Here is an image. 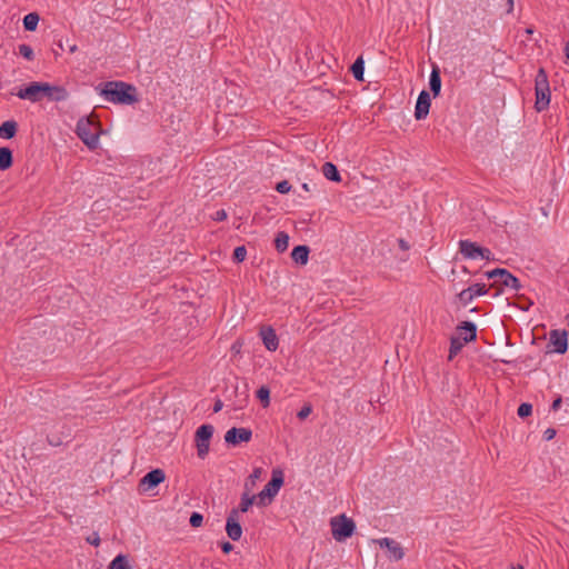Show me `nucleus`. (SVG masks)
<instances>
[{
  "label": "nucleus",
  "instance_id": "f257e3e1",
  "mask_svg": "<svg viewBox=\"0 0 569 569\" xmlns=\"http://www.w3.org/2000/svg\"><path fill=\"white\" fill-rule=\"evenodd\" d=\"M100 94L108 101L132 104L138 101L136 88L122 81H108L100 89Z\"/></svg>",
  "mask_w": 569,
  "mask_h": 569
},
{
  "label": "nucleus",
  "instance_id": "f03ea898",
  "mask_svg": "<svg viewBox=\"0 0 569 569\" xmlns=\"http://www.w3.org/2000/svg\"><path fill=\"white\" fill-rule=\"evenodd\" d=\"M535 93L536 101L535 108L538 112L545 111L549 108L551 91L548 80V74L543 68H540L535 79Z\"/></svg>",
  "mask_w": 569,
  "mask_h": 569
},
{
  "label": "nucleus",
  "instance_id": "7ed1b4c3",
  "mask_svg": "<svg viewBox=\"0 0 569 569\" xmlns=\"http://www.w3.org/2000/svg\"><path fill=\"white\" fill-rule=\"evenodd\" d=\"M457 331L458 336L451 337L450 339L449 360H452L466 343L477 338V327L473 322H462V325L457 328Z\"/></svg>",
  "mask_w": 569,
  "mask_h": 569
},
{
  "label": "nucleus",
  "instance_id": "20e7f679",
  "mask_svg": "<svg viewBox=\"0 0 569 569\" xmlns=\"http://www.w3.org/2000/svg\"><path fill=\"white\" fill-rule=\"evenodd\" d=\"M99 123L93 119V117L81 118L77 123L76 132L89 149L97 148L99 142Z\"/></svg>",
  "mask_w": 569,
  "mask_h": 569
},
{
  "label": "nucleus",
  "instance_id": "39448f33",
  "mask_svg": "<svg viewBox=\"0 0 569 569\" xmlns=\"http://www.w3.org/2000/svg\"><path fill=\"white\" fill-rule=\"evenodd\" d=\"M330 527L333 539L339 542L350 538L356 530L355 521L345 513L332 517Z\"/></svg>",
  "mask_w": 569,
  "mask_h": 569
},
{
  "label": "nucleus",
  "instance_id": "423d86ee",
  "mask_svg": "<svg viewBox=\"0 0 569 569\" xmlns=\"http://www.w3.org/2000/svg\"><path fill=\"white\" fill-rule=\"evenodd\" d=\"M283 485V476L280 470L272 471L271 480L264 486V488L257 493L258 507L269 506L274 497L278 495L280 488Z\"/></svg>",
  "mask_w": 569,
  "mask_h": 569
},
{
  "label": "nucleus",
  "instance_id": "0eeeda50",
  "mask_svg": "<svg viewBox=\"0 0 569 569\" xmlns=\"http://www.w3.org/2000/svg\"><path fill=\"white\" fill-rule=\"evenodd\" d=\"M213 427L211 425H202L200 426L194 436L197 455L200 459H204L210 449V440L213 435Z\"/></svg>",
  "mask_w": 569,
  "mask_h": 569
},
{
  "label": "nucleus",
  "instance_id": "6e6552de",
  "mask_svg": "<svg viewBox=\"0 0 569 569\" xmlns=\"http://www.w3.org/2000/svg\"><path fill=\"white\" fill-rule=\"evenodd\" d=\"M459 251L467 259H476L480 257L481 259L490 260L492 256L489 249L482 248L470 240H460Z\"/></svg>",
  "mask_w": 569,
  "mask_h": 569
},
{
  "label": "nucleus",
  "instance_id": "1a4fd4ad",
  "mask_svg": "<svg viewBox=\"0 0 569 569\" xmlns=\"http://www.w3.org/2000/svg\"><path fill=\"white\" fill-rule=\"evenodd\" d=\"M47 82H32L24 89H20L17 96L31 102H38L44 97Z\"/></svg>",
  "mask_w": 569,
  "mask_h": 569
},
{
  "label": "nucleus",
  "instance_id": "9d476101",
  "mask_svg": "<svg viewBox=\"0 0 569 569\" xmlns=\"http://www.w3.org/2000/svg\"><path fill=\"white\" fill-rule=\"evenodd\" d=\"M252 439V430L249 428L232 427L224 435V441L229 446H238L242 442H249Z\"/></svg>",
  "mask_w": 569,
  "mask_h": 569
},
{
  "label": "nucleus",
  "instance_id": "9b49d317",
  "mask_svg": "<svg viewBox=\"0 0 569 569\" xmlns=\"http://www.w3.org/2000/svg\"><path fill=\"white\" fill-rule=\"evenodd\" d=\"M487 277L489 279L498 277L500 283L507 288L519 290L521 287L519 280L506 269H495L492 271H489L487 272Z\"/></svg>",
  "mask_w": 569,
  "mask_h": 569
},
{
  "label": "nucleus",
  "instance_id": "f8f14e48",
  "mask_svg": "<svg viewBox=\"0 0 569 569\" xmlns=\"http://www.w3.org/2000/svg\"><path fill=\"white\" fill-rule=\"evenodd\" d=\"M375 542L378 543L381 548H386L389 551L390 559L395 561H399L405 557V551L400 543L391 538L385 537L375 540Z\"/></svg>",
  "mask_w": 569,
  "mask_h": 569
},
{
  "label": "nucleus",
  "instance_id": "ddd939ff",
  "mask_svg": "<svg viewBox=\"0 0 569 569\" xmlns=\"http://www.w3.org/2000/svg\"><path fill=\"white\" fill-rule=\"evenodd\" d=\"M226 532L233 541H238L241 538L242 528L240 525V517H237V511L229 512L226 522Z\"/></svg>",
  "mask_w": 569,
  "mask_h": 569
},
{
  "label": "nucleus",
  "instance_id": "4468645a",
  "mask_svg": "<svg viewBox=\"0 0 569 569\" xmlns=\"http://www.w3.org/2000/svg\"><path fill=\"white\" fill-rule=\"evenodd\" d=\"M431 99L429 92L422 90L418 97L416 109H415V118L417 120L425 119L430 110Z\"/></svg>",
  "mask_w": 569,
  "mask_h": 569
},
{
  "label": "nucleus",
  "instance_id": "2eb2a0df",
  "mask_svg": "<svg viewBox=\"0 0 569 569\" xmlns=\"http://www.w3.org/2000/svg\"><path fill=\"white\" fill-rule=\"evenodd\" d=\"M568 335L565 330H553L550 333V343L553 346V351L557 353H565L568 348Z\"/></svg>",
  "mask_w": 569,
  "mask_h": 569
},
{
  "label": "nucleus",
  "instance_id": "dca6fc26",
  "mask_svg": "<svg viewBox=\"0 0 569 569\" xmlns=\"http://www.w3.org/2000/svg\"><path fill=\"white\" fill-rule=\"evenodd\" d=\"M258 506V498L254 493L244 491L241 495L240 503L238 508H233L230 511H237V517H240V513L247 512L252 505Z\"/></svg>",
  "mask_w": 569,
  "mask_h": 569
},
{
  "label": "nucleus",
  "instance_id": "f3484780",
  "mask_svg": "<svg viewBox=\"0 0 569 569\" xmlns=\"http://www.w3.org/2000/svg\"><path fill=\"white\" fill-rule=\"evenodd\" d=\"M44 97H47L51 101H64L68 99L69 93L63 87L51 86L47 82Z\"/></svg>",
  "mask_w": 569,
  "mask_h": 569
},
{
  "label": "nucleus",
  "instance_id": "a211bd4d",
  "mask_svg": "<svg viewBox=\"0 0 569 569\" xmlns=\"http://www.w3.org/2000/svg\"><path fill=\"white\" fill-rule=\"evenodd\" d=\"M260 335L264 347L269 351H276L279 346V341L274 330L272 328H263L261 329Z\"/></svg>",
  "mask_w": 569,
  "mask_h": 569
},
{
  "label": "nucleus",
  "instance_id": "6ab92c4d",
  "mask_svg": "<svg viewBox=\"0 0 569 569\" xmlns=\"http://www.w3.org/2000/svg\"><path fill=\"white\" fill-rule=\"evenodd\" d=\"M166 479V475L161 469H154L148 472L141 480L143 485H147L149 488L156 487L163 482Z\"/></svg>",
  "mask_w": 569,
  "mask_h": 569
},
{
  "label": "nucleus",
  "instance_id": "aec40b11",
  "mask_svg": "<svg viewBox=\"0 0 569 569\" xmlns=\"http://www.w3.org/2000/svg\"><path fill=\"white\" fill-rule=\"evenodd\" d=\"M263 473L262 468H254L250 476L246 479L243 490L253 493L258 481L261 479Z\"/></svg>",
  "mask_w": 569,
  "mask_h": 569
},
{
  "label": "nucleus",
  "instance_id": "412c9836",
  "mask_svg": "<svg viewBox=\"0 0 569 569\" xmlns=\"http://www.w3.org/2000/svg\"><path fill=\"white\" fill-rule=\"evenodd\" d=\"M295 262L306 264L309 258V248L307 246H297L291 252Z\"/></svg>",
  "mask_w": 569,
  "mask_h": 569
},
{
  "label": "nucleus",
  "instance_id": "4be33fe9",
  "mask_svg": "<svg viewBox=\"0 0 569 569\" xmlns=\"http://www.w3.org/2000/svg\"><path fill=\"white\" fill-rule=\"evenodd\" d=\"M429 86L430 90L433 93L435 97H437L440 93L441 90V78H440V71L438 67H433L430 79H429Z\"/></svg>",
  "mask_w": 569,
  "mask_h": 569
},
{
  "label": "nucleus",
  "instance_id": "5701e85b",
  "mask_svg": "<svg viewBox=\"0 0 569 569\" xmlns=\"http://www.w3.org/2000/svg\"><path fill=\"white\" fill-rule=\"evenodd\" d=\"M322 173L330 181L339 182L341 180L339 171L332 162H326L322 166Z\"/></svg>",
  "mask_w": 569,
  "mask_h": 569
},
{
  "label": "nucleus",
  "instance_id": "b1692460",
  "mask_svg": "<svg viewBox=\"0 0 569 569\" xmlns=\"http://www.w3.org/2000/svg\"><path fill=\"white\" fill-rule=\"evenodd\" d=\"M17 132V122L6 121L0 126V138L11 139Z\"/></svg>",
  "mask_w": 569,
  "mask_h": 569
},
{
  "label": "nucleus",
  "instance_id": "393cba45",
  "mask_svg": "<svg viewBox=\"0 0 569 569\" xmlns=\"http://www.w3.org/2000/svg\"><path fill=\"white\" fill-rule=\"evenodd\" d=\"M12 166V152L9 148H0V170H6Z\"/></svg>",
  "mask_w": 569,
  "mask_h": 569
},
{
  "label": "nucleus",
  "instance_id": "a878e982",
  "mask_svg": "<svg viewBox=\"0 0 569 569\" xmlns=\"http://www.w3.org/2000/svg\"><path fill=\"white\" fill-rule=\"evenodd\" d=\"M108 569H132L126 555H118L109 565Z\"/></svg>",
  "mask_w": 569,
  "mask_h": 569
},
{
  "label": "nucleus",
  "instance_id": "bb28decb",
  "mask_svg": "<svg viewBox=\"0 0 569 569\" xmlns=\"http://www.w3.org/2000/svg\"><path fill=\"white\" fill-rule=\"evenodd\" d=\"M39 14L36 12L28 13L23 18V26L28 31H34L39 23Z\"/></svg>",
  "mask_w": 569,
  "mask_h": 569
},
{
  "label": "nucleus",
  "instance_id": "cd10ccee",
  "mask_svg": "<svg viewBox=\"0 0 569 569\" xmlns=\"http://www.w3.org/2000/svg\"><path fill=\"white\" fill-rule=\"evenodd\" d=\"M363 71H365L363 58L358 57L357 60L351 66V72L357 80L362 81L363 80Z\"/></svg>",
  "mask_w": 569,
  "mask_h": 569
},
{
  "label": "nucleus",
  "instance_id": "c85d7f7f",
  "mask_svg": "<svg viewBox=\"0 0 569 569\" xmlns=\"http://www.w3.org/2000/svg\"><path fill=\"white\" fill-rule=\"evenodd\" d=\"M274 246L279 252L286 251L289 246V236L283 231L278 232L274 239Z\"/></svg>",
  "mask_w": 569,
  "mask_h": 569
},
{
  "label": "nucleus",
  "instance_id": "c756f323",
  "mask_svg": "<svg viewBox=\"0 0 569 569\" xmlns=\"http://www.w3.org/2000/svg\"><path fill=\"white\" fill-rule=\"evenodd\" d=\"M257 398L261 401L262 406L267 408L270 403V390L266 386L257 390Z\"/></svg>",
  "mask_w": 569,
  "mask_h": 569
},
{
  "label": "nucleus",
  "instance_id": "7c9ffc66",
  "mask_svg": "<svg viewBox=\"0 0 569 569\" xmlns=\"http://www.w3.org/2000/svg\"><path fill=\"white\" fill-rule=\"evenodd\" d=\"M19 53L27 60H32L34 57L32 48L24 43L19 46Z\"/></svg>",
  "mask_w": 569,
  "mask_h": 569
},
{
  "label": "nucleus",
  "instance_id": "2f4dec72",
  "mask_svg": "<svg viewBox=\"0 0 569 569\" xmlns=\"http://www.w3.org/2000/svg\"><path fill=\"white\" fill-rule=\"evenodd\" d=\"M247 257V249L244 246L237 247L233 251V259L237 262H242Z\"/></svg>",
  "mask_w": 569,
  "mask_h": 569
},
{
  "label": "nucleus",
  "instance_id": "473e14b6",
  "mask_svg": "<svg viewBox=\"0 0 569 569\" xmlns=\"http://www.w3.org/2000/svg\"><path fill=\"white\" fill-rule=\"evenodd\" d=\"M532 412V406L530 403H521L518 408V416L521 418H526L530 416Z\"/></svg>",
  "mask_w": 569,
  "mask_h": 569
},
{
  "label": "nucleus",
  "instance_id": "72a5a7b5",
  "mask_svg": "<svg viewBox=\"0 0 569 569\" xmlns=\"http://www.w3.org/2000/svg\"><path fill=\"white\" fill-rule=\"evenodd\" d=\"M472 289L467 288L465 290H462L458 296H459V299L463 302V303H469L470 301H472V299L475 298L472 296Z\"/></svg>",
  "mask_w": 569,
  "mask_h": 569
},
{
  "label": "nucleus",
  "instance_id": "f704fd0d",
  "mask_svg": "<svg viewBox=\"0 0 569 569\" xmlns=\"http://www.w3.org/2000/svg\"><path fill=\"white\" fill-rule=\"evenodd\" d=\"M470 289H472L471 292H472L473 297L482 296V295L487 293L486 286L482 283L472 284V286H470Z\"/></svg>",
  "mask_w": 569,
  "mask_h": 569
},
{
  "label": "nucleus",
  "instance_id": "c9c22d12",
  "mask_svg": "<svg viewBox=\"0 0 569 569\" xmlns=\"http://www.w3.org/2000/svg\"><path fill=\"white\" fill-rule=\"evenodd\" d=\"M189 521L192 527L198 528L202 525L203 517L199 512H193Z\"/></svg>",
  "mask_w": 569,
  "mask_h": 569
},
{
  "label": "nucleus",
  "instance_id": "e433bc0d",
  "mask_svg": "<svg viewBox=\"0 0 569 569\" xmlns=\"http://www.w3.org/2000/svg\"><path fill=\"white\" fill-rule=\"evenodd\" d=\"M290 189H291V184L287 180H282V181L278 182L276 186V190L279 193H288L290 191Z\"/></svg>",
  "mask_w": 569,
  "mask_h": 569
},
{
  "label": "nucleus",
  "instance_id": "4c0bfd02",
  "mask_svg": "<svg viewBox=\"0 0 569 569\" xmlns=\"http://www.w3.org/2000/svg\"><path fill=\"white\" fill-rule=\"evenodd\" d=\"M312 411V407L310 405H306L303 406L297 413V417L300 419V420H303L306 419Z\"/></svg>",
  "mask_w": 569,
  "mask_h": 569
},
{
  "label": "nucleus",
  "instance_id": "58836bf2",
  "mask_svg": "<svg viewBox=\"0 0 569 569\" xmlns=\"http://www.w3.org/2000/svg\"><path fill=\"white\" fill-rule=\"evenodd\" d=\"M87 542L98 547L100 545V537L97 532H93L91 536L87 537Z\"/></svg>",
  "mask_w": 569,
  "mask_h": 569
},
{
  "label": "nucleus",
  "instance_id": "ea45409f",
  "mask_svg": "<svg viewBox=\"0 0 569 569\" xmlns=\"http://www.w3.org/2000/svg\"><path fill=\"white\" fill-rule=\"evenodd\" d=\"M556 436V430L552 429V428H548L545 432H543V438L547 440V441H550L555 438Z\"/></svg>",
  "mask_w": 569,
  "mask_h": 569
},
{
  "label": "nucleus",
  "instance_id": "a19ab883",
  "mask_svg": "<svg viewBox=\"0 0 569 569\" xmlns=\"http://www.w3.org/2000/svg\"><path fill=\"white\" fill-rule=\"evenodd\" d=\"M224 219H227V212H226L224 210H222V209H221V210H218V211L216 212V214H214V220H217V221H222V220H224Z\"/></svg>",
  "mask_w": 569,
  "mask_h": 569
},
{
  "label": "nucleus",
  "instance_id": "79ce46f5",
  "mask_svg": "<svg viewBox=\"0 0 569 569\" xmlns=\"http://www.w3.org/2000/svg\"><path fill=\"white\" fill-rule=\"evenodd\" d=\"M561 403H562V398H561L560 396H558V397L553 400V402H552V405H551V409H552L553 411H557V410L561 407Z\"/></svg>",
  "mask_w": 569,
  "mask_h": 569
},
{
  "label": "nucleus",
  "instance_id": "37998d69",
  "mask_svg": "<svg viewBox=\"0 0 569 569\" xmlns=\"http://www.w3.org/2000/svg\"><path fill=\"white\" fill-rule=\"evenodd\" d=\"M221 549L224 553H229L233 549V546L229 541H224L221 543Z\"/></svg>",
  "mask_w": 569,
  "mask_h": 569
},
{
  "label": "nucleus",
  "instance_id": "c03bdc74",
  "mask_svg": "<svg viewBox=\"0 0 569 569\" xmlns=\"http://www.w3.org/2000/svg\"><path fill=\"white\" fill-rule=\"evenodd\" d=\"M398 244L403 251H408L410 249L409 243L405 239H399Z\"/></svg>",
  "mask_w": 569,
  "mask_h": 569
},
{
  "label": "nucleus",
  "instance_id": "a18cd8bd",
  "mask_svg": "<svg viewBox=\"0 0 569 569\" xmlns=\"http://www.w3.org/2000/svg\"><path fill=\"white\" fill-rule=\"evenodd\" d=\"M223 407V403L220 399H217L213 405V412H219Z\"/></svg>",
  "mask_w": 569,
  "mask_h": 569
},
{
  "label": "nucleus",
  "instance_id": "49530a36",
  "mask_svg": "<svg viewBox=\"0 0 569 569\" xmlns=\"http://www.w3.org/2000/svg\"><path fill=\"white\" fill-rule=\"evenodd\" d=\"M566 60L565 63L569 67V41L565 46Z\"/></svg>",
  "mask_w": 569,
  "mask_h": 569
},
{
  "label": "nucleus",
  "instance_id": "de8ad7c7",
  "mask_svg": "<svg viewBox=\"0 0 569 569\" xmlns=\"http://www.w3.org/2000/svg\"><path fill=\"white\" fill-rule=\"evenodd\" d=\"M78 50V47L76 44H72L69 47V52L74 53Z\"/></svg>",
  "mask_w": 569,
  "mask_h": 569
},
{
  "label": "nucleus",
  "instance_id": "09e8293b",
  "mask_svg": "<svg viewBox=\"0 0 569 569\" xmlns=\"http://www.w3.org/2000/svg\"><path fill=\"white\" fill-rule=\"evenodd\" d=\"M526 33H527V34H532V33H533V29H531V28H527V29H526Z\"/></svg>",
  "mask_w": 569,
  "mask_h": 569
},
{
  "label": "nucleus",
  "instance_id": "8fccbe9b",
  "mask_svg": "<svg viewBox=\"0 0 569 569\" xmlns=\"http://www.w3.org/2000/svg\"><path fill=\"white\" fill-rule=\"evenodd\" d=\"M302 189H303V190H306V191H309V186H308V183H303V184H302Z\"/></svg>",
  "mask_w": 569,
  "mask_h": 569
},
{
  "label": "nucleus",
  "instance_id": "3c124183",
  "mask_svg": "<svg viewBox=\"0 0 569 569\" xmlns=\"http://www.w3.org/2000/svg\"><path fill=\"white\" fill-rule=\"evenodd\" d=\"M510 569H525L522 566L518 565L516 567H511Z\"/></svg>",
  "mask_w": 569,
  "mask_h": 569
},
{
  "label": "nucleus",
  "instance_id": "603ef678",
  "mask_svg": "<svg viewBox=\"0 0 569 569\" xmlns=\"http://www.w3.org/2000/svg\"><path fill=\"white\" fill-rule=\"evenodd\" d=\"M461 337H468V331L463 330Z\"/></svg>",
  "mask_w": 569,
  "mask_h": 569
},
{
  "label": "nucleus",
  "instance_id": "864d4df0",
  "mask_svg": "<svg viewBox=\"0 0 569 569\" xmlns=\"http://www.w3.org/2000/svg\"><path fill=\"white\" fill-rule=\"evenodd\" d=\"M508 2H509V4H510V7H512V6H513V0H508Z\"/></svg>",
  "mask_w": 569,
  "mask_h": 569
}]
</instances>
